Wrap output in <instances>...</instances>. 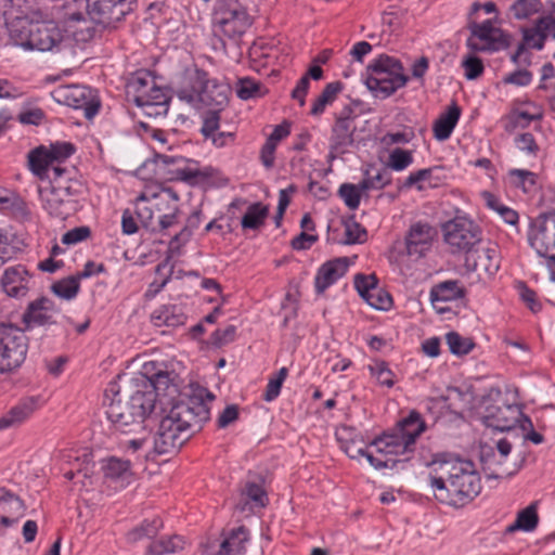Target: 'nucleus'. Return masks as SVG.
<instances>
[{
    "mask_svg": "<svg viewBox=\"0 0 555 555\" xmlns=\"http://www.w3.org/2000/svg\"><path fill=\"white\" fill-rule=\"evenodd\" d=\"M162 159L166 165H177L176 177L181 181L194 183L197 178L204 177L196 163H193V165L190 166L188 165L189 160L183 157L164 155L162 156Z\"/></svg>",
    "mask_w": 555,
    "mask_h": 555,
    "instance_id": "obj_37",
    "label": "nucleus"
},
{
    "mask_svg": "<svg viewBox=\"0 0 555 555\" xmlns=\"http://www.w3.org/2000/svg\"><path fill=\"white\" fill-rule=\"evenodd\" d=\"M215 396L204 387H195L191 393L176 402L162 418L153 438L157 454H169L179 450L210 418V404Z\"/></svg>",
    "mask_w": 555,
    "mask_h": 555,
    "instance_id": "obj_1",
    "label": "nucleus"
},
{
    "mask_svg": "<svg viewBox=\"0 0 555 555\" xmlns=\"http://www.w3.org/2000/svg\"><path fill=\"white\" fill-rule=\"evenodd\" d=\"M509 183L525 193H531L537 189L538 175L527 169H511L508 171Z\"/></svg>",
    "mask_w": 555,
    "mask_h": 555,
    "instance_id": "obj_45",
    "label": "nucleus"
},
{
    "mask_svg": "<svg viewBox=\"0 0 555 555\" xmlns=\"http://www.w3.org/2000/svg\"><path fill=\"white\" fill-rule=\"evenodd\" d=\"M362 192L365 191L361 190L360 183L358 185L352 183H343L339 186L338 195L349 209L356 210L360 205Z\"/></svg>",
    "mask_w": 555,
    "mask_h": 555,
    "instance_id": "obj_51",
    "label": "nucleus"
},
{
    "mask_svg": "<svg viewBox=\"0 0 555 555\" xmlns=\"http://www.w3.org/2000/svg\"><path fill=\"white\" fill-rule=\"evenodd\" d=\"M131 380L137 389L152 391L155 398L157 391L166 390L171 382L170 374L163 369H157V363L154 361L144 363L141 372Z\"/></svg>",
    "mask_w": 555,
    "mask_h": 555,
    "instance_id": "obj_19",
    "label": "nucleus"
},
{
    "mask_svg": "<svg viewBox=\"0 0 555 555\" xmlns=\"http://www.w3.org/2000/svg\"><path fill=\"white\" fill-rule=\"evenodd\" d=\"M345 225V238L340 241L341 244L351 245L362 242V236L366 235L365 229L354 221L349 219L344 222Z\"/></svg>",
    "mask_w": 555,
    "mask_h": 555,
    "instance_id": "obj_61",
    "label": "nucleus"
},
{
    "mask_svg": "<svg viewBox=\"0 0 555 555\" xmlns=\"http://www.w3.org/2000/svg\"><path fill=\"white\" fill-rule=\"evenodd\" d=\"M31 274L25 266L16 264L4 270L1 278L3 292L14 298L25 297L31 287Z\"/></svg>",
    "mask_w": 555,
    "mask_h": 555,
    "instance_id": "obj_20",
    "label": "nucleus"
},
{
    "mask_svg": "<svg viewBox=\"0 0 555 555\" xmlns=\"http://www.w3.org/2000/svg\"><path fill=\"white\" fill-rule=\"evenodd\" d=\"M248 530L244 526L231 529L224 534L220 542L219 550L215 555H238L245 550V543L248 541Z\"/></svg>",
    "mask_w": 555,
    "mask_h": 555,
    "instance_id": "obj_30",
    "label": "nucleus"
},
{
    "mask_svg": "<svg viewBox=\"0 0 555 555\" xmlns=\"http://www.w3.org/2000/svg\"><path fill=\"white\" fill-rule=\"evenodd\" d=\"M425 422L416 411H411L409 415L402 418L393 429L413 448L416 439L425 430Z\"/></svg>",
    "mask_w": 555,
    "mask_h": 555,
    "instance_id": "obj_32",
    "label": "nucleus"
},
{
    "mask_svg": "<svg viewBox=\"0 0 555 555\" xmlns=\"http://www.w3.org/2000/svg\"><path fill=\"white\" fill-rule=\"evenodd\" d=\"M444 243L453 255L472 253L481 242L482 231L466 217H455L442 225Z\"/></svg>",
    "mask_w": 555,
    "mask_h": 555,
    "instance_id": "obj_10",
    "label": "nucleus"
},
{
    "mask_svg": "<svg viewBox=\"0 0 555 555\" xmlns=\"http://www.w3.org/2000/svg\"><path fill=\"white\" fill-rule=\"evenodd\" d=\"M377 286L378 281L374 274H357L354 276V288L362 299L367 297Z\"/></svg>",
    "mask_w": 555,
    "mask_h": 555,
    "instance_id": "obj_62",
    "label": "nucleus"
},
{
    "mask_svg": "<svg viewBox=\"0 0 555 555\" xmlns=\"http://www.w3.org/2000/svg\"><path fill=\"white\" fill-rule=\"evenodd\" d=\"M462 66L465 70V77L468 80H474L480 77L485 70V66L482 61L475 55H467L463 62Z\"/></svg>",
    "mask_w": 555,
    "mask_h": 555,
    "instance_id": "obj_64",
    "label": "nucleus"
},
{
    "mask_svg": "<svg viewBox=\"0 0 555 555\" xmlns=\"http://www.w3.org/2000/svg\"><path fill=\"white\" fill-rule=\"evenodd\" d=\"M60 309L55 302L48 297H40L28 304L22 315L24 324V332L31 330L35 326H46L55 324L54 314H57Z\"/></svg>",
    "mask_w": 555,
    "mask_h": 555,
    "instance_id": "obj_16",
    "label": "nucleus"
},
{
    "mask_svg": "<svg viewBox=\"0 0 555 555\" xmlns=\"http://www.w3.org/2000/svg\"><path fill=\"white\" fill-rule=\"evenodd\" d=\"M185 541L183 537L173 534L170 537H163L153 541L149 547L146 555H167L173 554L184 548Z\"/></svg>",
    "mask_w": 555,
    "mask_h": 555,
    "instance_id": "obj_40",
    "label": "nucleus"
},
{
    "mask_svg": "<svg viewBox=\"0 0 555 555\" xmlns=\"http://www.w3.org/2000/svg\"><path fill=\"white\" fill-rule=\"evenodd\" d=\"M437 230L426 221L412 223L404 236L406 254L410 257L422 258L433 247Z\"/></svg>",
    "mask_w": 555,
    "mask_h": 555,
    "instance_id": "obj_13",
    "label": "nucleus"
},
{
    "mask_svg": "<svg viewBox=\"0 0 555 555\" xmlns=\"http://www.w3.org/2000/svg\"><path fill=\"white\" fill-rule=\"evenodd\" d=\"M38 408V399L28 397L21 400L7 415L0 418V429L21 424L28 418Z\"/></svg>",
    "mask_w": 555,
    "mask_h": 555,
    "instance_id": "obj_31",
    "label": "nucleus"
},
{
    "mask_svg": "<svg viewBox=\"0 0 555 555\" xmlns=\"http://www.w3.org/2000/svg\"><path fill=\"white\" fill-rule=\"evenodd\" d=\"M0 203L8 204L15 218L25 221L30 219L31 211L28 204L20 196L0 197Z\"/></svg>",
    "mask_w": 555,
    "mask_h": 555,
    "instance_id": "obj_54",
    "label": "nucleus"
},
{
    "mask_svg": "<svg viewBox=\"0 0 555 555\" xmlns=\"http://www.w3.org/2000/svg\"><path fill=\"white\" fill-rule=\"evenodd\" d=\"M222 109L209 108L203 118L201 133L208 140L220 127V112Z\"/></svg>",
    "mask_w": 555,
    "mask_h": 555,
    "instance_id": "obj_60",
    "label": "nucleus"
},
{
    "mask_svg": "<svg viewBox=\"0 0 555 555\" xmlns=\"http://www.w3.org/2000/svg\"><path fill=\"white\" fill-rule=\"evenodd\" d=\"M236 94L242 100L261 96V85L249 77L241 78L236 83Z\"/></svg>",
    "mask_w": 555,
    "mask_h": 555,
    "instance_id": "obj_55",
    "label": "nucleus"
},
{
    "mask_svg": "<svg viewBox=\"0 0 555 555\" xmlns=\"http://www.w3.org/2000/svg\"><path fill=\"white\" fill-rule=\"evenodd\" d=\"M27 159L29 170L40 180H48L52 175V169L56 167L44 145L31 150L27 155Z\"/></svg>",
    "mask_w": 555,
    "mask_h": 555,
    "instance_id": "obj_28",
    "label": "nucleus"
},
{
    "mask_svg": "<svg viewBox=\"0 0 555 555\" xmlns=\"http://www.w3.org/2000/svg\"><path fill=\"white\" fill-rule=\"evenodd\" d=\"M9 39L13 46L39 52H59L64 31L53 20L35 21L17 17L9 24Z\"/></svg>",
    "mask_w": 555,
    "mask_h": 555,
    "instance_id": "obj_4",
    "label": "nucleus"
},
{
    "mask_svg": "<svg viewBox=\"0 0 555 555\" xmlns=\"http://www.w3.org/2000/svg\"><path fill=\"white\" fill-rule=\"evenodd\" d=\"M215 30L229 39L240 38L251 25V17L238 0H217L212 12Z\"/></svg>",
    "mask_w": 555,
    "mask_h": 555,
    "instance_id": "obj_8",
    "label": "nucleus"
},
{
    "mask_svg": "<svg viewBox=\"0 0 555 555\" xmlns=\"http://www.w3.org/2000/svg\"><path fill=\"white\" fill-rule=\"evenodd\" d=\"M343 448L345 453L350 459H359L361 456H364L375 469H393L397 467L399 463L403 462L400 460L382 459L380 456H375L373 452H369L364 450L362 447H358L354 441L347 442Z\"/></svg>",
    "mask_w": 555,
    "mask_h": 555,
    "instance_id": "obj_34",
    "label": "nucleus"
},
{
    "mask_svg": "<svg viewBox=\"0 0 555 555\" xmlns=\"http://www.w3.org/2000/svg\"><path fill=\"white\" fill-rule=\"evenodd\" d=\"M135 214L143 224V227L149 228L153 222V208L147 205V196L145 194H141L138 196L135 202Z\"/></svg>",
    "mask_w": 555,
    "mask_h": 555,
    "instance_id": "obj_63",
    "label": "nucleus"
},
{
    "mask_svg": "<svg viewBox=\"0 0 555 555\" xmlns=\"http://www.w3.org/2000/svg\"><path fill=\"white\" fill-rule=\"evenodd\" d=\"M391 182V175L385 167L376 168L370 166L364 171V178L360 182L361 190H382Z\"/></svg>",
    "mask_w": 555,
    "mask_h": 555,
    "instance_id": "obj_39",
    "label": "nucleus"
},
{
    "mask_svg": "<svg viewBox=\"0 0 555 555\" xmlns=\"http://www.w3.org/2000/svg\"><path fill=\"white\" fill-rule=\"evenodd\" d=\"M413 163L412 151L395 149L390 152L388 157V166L395 171H402Z\"/></svg>",
    "mask_w": 555,
    "mask_h": 555,
    "instance_id": "obj_56",
    "label": "nucleus"
},
{
    "mask_svg": "<svg viewBox=\"0 0 555 555\" xmlns=\"http://www.w3.org/2000/svg\"><path fill=\"white\" fill-rule=\"evenodd\" d=\"M370 371L380 386L391 388L395 385V374L386 361H376L373 365H370Z\"/></svg>",
    "mask_w": 555,
    "mask_h": 555,
    "instance_id": "obj_57",
    "label": "nucleus"
},
{
    "mask_svg": "<svg viewBox=\"0 0 555 555\" xmlns=\"http://www.w3.org/2000/svg\"><path fill=\"white\" fill-rule=\"evenodd\" d=\"M482 196L487 206L496 211L506 223L511 225H516L518 223L519 216L516 210L502 204L500 199L490 192H483Z\"/></svg>",
    "mask_w": 555,
    "mask_h": 555,
    "instance_id": "obj_47",
    "label": "nucleus"
},
{
    "mask_svg": "<svg viewBox=\"0 0 555 555\" xmlns=\"http://www.w3.org/2000/svg\"><path fill=\"white\" fill-rule=\"evenodd\" d=\"M364 81L374 96L387 99L406 86L409 76L398 59L380 54L367 65Z\"/></svg>",
    "mask_w": 555,
    "mask_h": 555,
    "instance_id": "obj_6",
    "label": "nucleus"
},
{
    "mask_svg": "<svg viewBox=\"0 0 555 555\" xmlns=\"http://www.w3.org/2000/svg\"><path fill=\"white\" fill-rule=\"evenodd\" d=\"M287 375H288V370H287V367L283 366L279 370V372L275 374V376L269 378V382L266 387V391L262 396L264 401L271 402L279 397V395L281 392L282 385H283L284 380L286 379Z\"/></svg>",
    "mask_w": 555,
    "mask_h": 555,
    "instance_id": "obj_52",
    "label": "nucleus"
},
{
    "mask_svg": "<svg viewBox=\"0 0 555 555\" xmlns=\"http://www.w3.org/2000/svg\"><path fill=\"white\" fill-rule=\"evenodd\" d=\"M530 246L555 266V211L539 216L529 232Z\"/></svg>",
    "mask_w": 555,
    "mask_h": 555,
    "instance_id": "obj_12",
    "label": "nucleus"
},
{
    "mask_svg": "<svg viewBox=\"0 0 555 555\" xmlns=\"http://www.w3.org/2000/svg\"><path fill=\"white\" fill-rule=\"evenodd\" d=\"M371 447L375 448V456L393 460H398L397 456L410 454L414 450V448H412L396 430H392L391 433H384L376 437L371 442ZM399 460L403 462L399 463L397 466H401L403 468L404 464L409 461V456ZM397 468L398 467L395 469Z\"/></svg>",
    "mask_w": 555,
    "mask_h": 555,
    "instance_id": "obj_17",
    "label": "nucleus"
},
{
    "mask_svg": "<svg viewBox=\"0 0 555 555\" xmlns=\"http://www.w3.org/2000/svg\"><path fill=\"white\" fill-rule=\"evenodd\" d=\"M466 291L461 283L455 280H448L435 285L430 291V300L433 304L437 301H452L464 298Z\"/></svg>",
    "mask_w": 555,
    "mask_h": 555,
    "instance_id": "obj_36",
    "label": "nucleus"
},
{
    "mask_svg": "<svg viewBox=\"0 0 555 555\" xmlns=\"http://www.w3.org/2000/svg\"><path fill=\"white\" fill-rule=\"evenodd\" d=\"M356 130L354 117L350 106H345L341 113L336 117L331 134V150L343 152L345 147L353 143V133Z\"/></svg>",
    "mask_w": 555,
    "mask_h": 555,
    "instance_id": "obj_22",
    "label": "nucleus"
},
{
    "mask_svg": "<svg viewBox=\"0 0 555 555\" xmlns=\"http://www.w3.org/2000/svg\"><path fill=\"white\" fill-rule=\"evenodd\" d=\"M446 341L449 346L450 352L455 356L467 354L475 347V344L470 338L463 337L456 332H449L446 335Z\"/></svg>",
    "mask_w": 555,
    "mask_h": 555,
    "instance_id": "obj_50",
    "label": "nucleus"
},
{
    "mask_svg": "<svg viewBox=\"0 0 555 555\" xmlns=\"http://www.w3.org/2000/svg\"><path fill=\"white\" fill-rule=\"evenodd\" d=\"M163 526V520L159 517H155L152 520H144L140 527L134 528L128 533V540L137 542L144 537H154Z\"/></svg>",
    "mask_w": 555,
    "mask_h": 555,
    "instance_id": "obj_49",
    "label": "nucleus"
},
{
    "mask_svg": "<svg viewBox=\"0 0 555 555\" xmlns=\"http://www.w3.org/2000/svg\"><path fill=\"white\" fill-rule=\"evenodd\" d=\"M39 198L42 208L52 217L65 219L72 209L73 197L56 191L53 186H39Z\"/></svg>",
    "mask_w": 555,
    "mask_h": 555,
    "instance_id": "obj_23",
    "label": "nucleus"
},
{
    "mask_svg": "<svg viewBox=\"0 0 555 555\" xmlns=\"http://www.w3.org/2000/svg\"><path fill=\"white\" fill-rule=\"evenodd\" d=\"M522 415L517 404H491L486 408L482 422L487 427L498 431H508L517 425Z\"/></svg>",
    "mask_w": 555,
    "mask_h": 555,
    "instance_id": "obj_18",
    "label": "nucleus"
},
{
    "mask_svg": "<svg viewBox=\"0 0 555 555\" xmlns=\"http://www.w3.org/2000/svg\"><path fill=\"white\" fill-rule=\"evenodd\" d=\"M464 267L468 272H483L493 276L500 269L498 248H480L478 245L465 257Z\"/></svg>",
    "mask_w": 555,
    "mask_h": 555,
    "instance_id": "obj_21",
    "label": "nucleus"
},
{
    "mask_svg": "<svg viewBox=\"0 0 555 555\" xmlns=\"http://www.w3.org/2000/svg\"><path fill=\"white\" fill-rule=\"evenodd\" d=\"M62 101L75 109H82L86 118H93L100 109V100L93 89L87 86L72 85L60 91Z\"/></svg>",
    "mask_w": 555,
    "mask_h": 555,
    "instance_id": "obj_14",
    "label": "nucleus"
},
{
    "mask_svg": "<svg viewBox=\"0 0 555 555\" xmlns=\"http://www.w3.org/2000/svg\"><path fill=\"white\" fill-rule=\"evenodd\" d=\"M539 522V516L534 504H530L521 509L515 521L508 525L505 529L506 533H514L518 530L530 532L534 530Z\"/></svg>",
    "mask_w": 555,
    "mask_h": 555,
    "instance_id": "obj_41",
    "label": "nucleus"
},
{
    "mask_svg": "<svg viewBox=\"0 0 555 555\" xmlns=\"http://www.w3.org/2000/svg\"><path fill=\"white\" fill-rule=\"evenodd\" d=\"M177 96L195 108L223 109L229 103V85L210 78L196 64L186 66L179 76Z\"/></svg>",
    "mask_w": 555,
    "mask_h": 555,
    "instance_id": "obj_3",
    "label": "nucleus"
},
{
    "mask_svg": "<svg viewBox=\"0 0 555 555\" xmlns=\"http://www.w3.org/2000/svg\"><path fill=\"white\" fill-rule=\"evenodd\" d=\"M24 502L14 493L0 487V525L11 527L25 515Z\"/></svg>",
    "mask_w": 555,
    "mask_h": 555,
    "instance_id": "obj_25",
    "label": "nucleus"
},
{
    "mask_svg": "<svg viewBox=\"0 0 555 555\" xmlns=\"http://www.w3.org/2000/svg\"><path fill=\"white\" fill-rule=\"evenodd\" d=\"M130 466L131 464L127 460L109 457L104 461L102 470L106 479L125 485L129 483L132 477Z\"/></svg>",
    "mask_w": 555,
    "mask_h": 555,
    "instance_id": "obj_35",
    "label": "nucleus"
},
{
    "mask_svg": "<svg viewBox=\"0 0 555 555\" xmlns=\"http://www.w3.org/2000/svg\"><path fill=\"white\" fill-rule=\"evenodd\" d=\"M132 7L126 3H116L114 1L87 0V12L89 17L99 25L112 27L120 22Z\"/></svg>",
    "mask_w": 555,
    "mask_h": 555,
    "instance_id": "obj_15",
    "label": "nucleus"
},
{
    "mask_svg": "<svg viewBox=\"0 0 555 555\" xmlns=\"http://www.w3.org/2000/svg\"><path fill=\"white\" fill-rule=\"evenodd\" d=\"M79 279L76 275L62 279L51 285L52 293L65 300L74 299L79 293Z\"/></svg>",
    "mask_w": 555,
    "mask_h": 555,
    "instance_id": "obj_46",
    "label": "nucleus"
},
{
    "mask_svg": "<svg viewBox=\"0 0 555 555\" xmlns=\"http://www.w3.org/2000/svg\"><path fill=\"white\" fill-rule=\"evenodd\" d=\"M202 222V211L196 209L186 219V223L183 229L177 233L169 242V251H179L180 247L189 242L192 236V231L197 229Z\"/></svg>",
    "mask_w": 555,
    "mask_h": 555,
    "instance_id": "obj_42",
    "label": "nucleus"
},
{
    "mask_svg": "<svg viewBox=\"0 0 555 555\" xmlns=\"http://www.w3.org/2000/svg\"><path fill=\"white\" fill-rule=\"evenodd\" d=\"M436 465L437 475H429V485L439 502L460 508L480 493V476L472 461L456 459Z\"/></svg>",
    "mask_w": 555,
    "mask_h": 555,
    "instance_id": "obj_2",
    "label": "nucleus"
},
{
    "mask_svg": "<svg viewBox=\"0 0 555 555\" xmlns=\"http://www.w3.org/2000/svg\"><path fill=\"white\" fill-rule=\"evenodd\" d=\"M269 208L260 202L248 206L245 215L242 217L241 224L243 229L257 230L264 224Z\"/></svg>",
    "mask_w": 555,
    "mask_h": 555,
    "instance_id": "obj_43",
    "label": "nucleus"
},
{
    "mask_svg": "<svg viewBox=\"0 0 555 555\" xmlns=\"http://www.w3.org/2000/svg\"><path fill=\"white\" fill-rule=\"evenodd\" d=\"M128 94L143 115L153 119H163L169 111L170 95L167 90L157 86L155 77L149 72H139L127 86Z\"/></svg>",
    "mask_w": 555,
    "mask_h": 555,
    "instance_id": "obj_7",
    "label": "nucleus"
},
{
    "mask_svg": "<svg viewBox=\"0 0 555 555\" xmlns=\"http://www.w3.org/2000/svg\"><path fill=\"white\" fill-rule=\"evenodd\" d=\"M28 351V337L12 324L0 322V375L18 369Z\"/></svg>",
    "mask_w": 555,
    "mask_h": 555,
    "instance_id": "obj_9",
    "label": "nucleus"
},
{
    "mask_svg": "<svg viewBox=\"0 0 555 555\" xmlns=\"http://www.w3.org/2000/svg\"><path fill=\"white\" fill-rule=\"evenodd\" d=\"M541 114H530L525 111H514L508 116V124L505 126L507 131H513L516 128H526L531 121L541 119Z\"/></svg>",
    "mask_w": 555,
    "mask_h": 555,
    "instance_id": "obj_58",
    "label": "nucleus"
},
{
    "mask_svg": "<svg viewBox=\"0 0 555 555\" xmlns=\"http://www.w3.org/2000/svg\"><path fill=\"white\" fill-rule=\"evenodd\" d=\"M468 29L470 36L466 46L474 52L493 53L509 47L511 36L495 27L492 20H486L482 23L470 22Z\"/></svg>",
    "mask_w": 555,
    "mask_h": 555,
    "instance_id": "obj_11",
    "label": "nucleus"
},
{
    "mask_svg": "<svg viewBox=\"0 0 555 555\" xmlns=\"http://www.w3.org/2000/svg\"><path fill=\"white\" fill-rule=\"evenodd\" d=\"M73 172L72 169L65 166L56 165L52 169V175L48 178L49 185L73 198L80 195L83 192V184L73 177Z\"/></svg>",
    "mask_w": 555,
    "mask_h": 555,
    "instance_id": "obj_26",
    "label": "nucleus"
},
{
    "mask_svg": "<svg viewBox=\"0 0 555 555\" xmlns=\"http://www.w3.org/2000/svg\"><path fill=\"white\" fill-rule=\"evenodd\" d=\"M47 151L54 165H62L75 153L76 149L70 142H55L47 146Z\"/></svg>",
    "mask_w": 555,
    "mask_h": 555,
    "instance_id": "obj_53",
    "label": "nucleus"
},
{
    "mask_svg": "<svg viewBox=\"0 0 555 555\" xmlns=\"http://www.w3.org/2000/svg\"><path fill=\"white\" fill-rule=\"evenodd\" d=\"M349 260L347 257L335 258L323 263L315 275L314 286L319 294H322L330 286L335 284L348 271Z\"/></svg>",
    "mask_w": 555,
    "mask_h": 555,
    "instance_id": "obj_24",
    "label": "nucleus"
},
{
    "mask_svg": "<svg viewBox=\"0 0 555 555\" xmlns=\"http://www.w3.org/2000/svg\"><path fill=\"white\" fill-rule=\"evenodd\" d=\"M461 116V108L456 103H452L448 109L442 113L434 122L433 132L438 141L448 140Z\"/></svg>",
    "mask_w": 555,
    "mask_h": 555,
    "instance_id": "obj_29",
    "label": "nucleus"
},
{
    "mask_svg": "<svg viewBox=\"0 0 555 555\" xmlns=\"http://www.w3.org/2000/svg\"><path fill=\"white\" fill-rule=\"evenodd\" d=\"M186 315L180 305H163L151 313V322L157 326L177 327L183 325Z\"/></svg>",
    "mask_w": 555,
    "mask_h": 555,
    "instance_id": "obj_27",
    "label": "nucleus"
},
{
    "mask_svg": "<svg viewBox=\"0 0 555 555\" xmlns=\"http://www.w3.org/2000/svg\"><path fill=\"white\" fill-rule=\"evenodd\" d=\"M543 8L541 0H516L511 12L516 20H527L539 13Z\"/></svg>",
    "mask_w": 555,
    "mask_h": 555,
    "instance_id": "obj_48",
    "label": "nucleus"
},
{
    "mask_svg": "<svg viewBox=\"0 0 555 555\" xmlns=\"http://www.w3.org/2000/svg\"><path fill=\"white\" fill-rule=\"evenodd\" d=\"M344 83L339 80L327 83L320 95L312 103L310 114L320 116L324 113L327 105H331L343 91Z\"/></svg>",
    "mask_w": 555,
    "mask_h": 555,
    "instance_id": "obj_38",
    "label": "nucleus"
},
{
    "mask_svg": "<svg viewBox=\"0 0 555 555\" xmlns=\"http://www.w3.org/2000/svg\"><path fill=\"white\" fill-rule=\"evenodd\" d=\"M551 20L548 18H538L534 26L531 28H525L522 31V38L525 46L535 49L542 50L545 44V36L541 34L542 29H547Z\"/></svg>",
    "mask_w": 555,
    "mask_h": 555,
    "instance_id": "obj_44",
    "label": "nucleus"
},
{
    "mask_svg": "<svg viewBox=\"0 0 555 555\" xmlns=\"http://www.w3.org/2000/svg\"><path fill=\"white\" fill-rule=\"evenodd\" d=\"M243 504L238 508L244 512L249 505V509L263 508L267 506L269 499L268 494L261 483L255 481H247L241 492Z\"/></svg>",
    "mask_w": 555,
    "mask_h": 555,
    "instance_id": "obj_33",
    "label": "nucleus"
},
{
    "mask_svg": "<svg viewBox=\"0 0 555 555\" xmlns=\"http://www.w3.org/2000/svg\"><path fill=\"white\" fill-rule=\"evenodd\" d=\"M155 408V396L152 391L134 389L127 402L111 399L106 409L107 420L115 429L128 433L134 426H141Z\"/></svg>",
    "mask_w": 555,
    "mask_h": 555,
    "instance_id": "obj_5",
    "label": "nucleus"
},
{
    "mask_svg": "<svg viewBox=\"0 0 555 555\" xmlns=\"http://www.w3.org/2000/svg\"><path fill=\"white\" fill-rule=\"evenodd\" d=\"M365 302L377 310H388L392 306V298L389 293L377 286L364 298Z\"/></svg>",
    "mask_w": 555,
    "mask_h": 555,
    "instance_id": "obj_59",
    "label": "nucleus"
}]
</instances>
